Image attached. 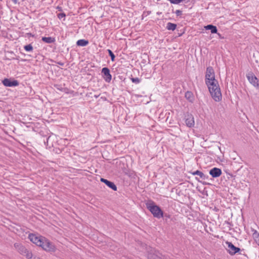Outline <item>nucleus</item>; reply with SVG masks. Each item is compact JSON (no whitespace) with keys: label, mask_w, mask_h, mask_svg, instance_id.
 I'll use <instances>...</instances> for the list:
<instances>
[{"label":"nucleus","mask_w":259,"mask_h":259,"mask_svg":"<svg viewBox=\"0 0 259 259\" xmlns=\"http://www.w3.org/2000/svg\"><path fill=\"white\" fill-rule=\"evenodd\" d=\"M205 82L213 99L216 102L222 100V93L219 82L215 78L214 71L212 67L206 68Z\"/></svg>","instance_id":"obj_1"},{"label":"nucleus","mask_w":259,"mask_h":259,"mask_svg":"<svg viewBox=\"0 0 259 259\" xmlns=\"http://www.w3.org/2000/svg\"><path fill=\"white\" fill-rule=\"evenodd\" d=\"M28 238L33 243L41 247L46 251L55 252L56 250L54 244L44 237L30 234L29 235Z\"/></svg>","instance_id":"obj_2"},{"label":"nucleus","mask_w":259,"mask_h":259,"mask_svg":"<svg viewBox=\"0 0 259 259\" xmlns=\"http://www.w3.org/2000/svg\"><path fill=\"white\" fill-rule=\"evenodd\" d=\"M146 205L148 209L152 213L154 217L158 219L163 217V211L153 201H149L146 203Z\"/></svg>","instance_id":"obj_3"},{"label":"nucleus","mask_w":259,"mask_h":259,"mask_svg":"<svg viewBox=\"0 0 259 259\" xmlns=\"http://www.w3.org/2000/svg\"><path fill=\"white\" fill-rule=\"evenodd\" d=\"M14 247L21 254L25 256L27 259H41L36 256H33L31 251L19 243H15Z\"/></svg>","instance_id":"obj_4"},{"label":"nucleus","mask_w":259,"mask_h":259,"mask_svg":"<svg viewBox=\"0 0 259 259\" xmlns=\"http://www.w3.org/2000/svg\"><path fill=\"white\" fill-rule=\"evenodd\" d=\"M147 258L148 259H166L158 251L153 248H150L148 251Z\"/></svg>","instance_id":"obj_5"},{"label":"nucleus","mask_w":259,"mask_h":259,"mask_svg":"<svg viewBox=\"0 0 259 259\" xmlns=\"http://www.w3.org/2000/svg\"><path fill=\"white\" fill-rule=\"evenodd\" d=\"M246 77L249 82L255 88H259L258 80L254 74L249 72L246 74Z\"/></svg>","instance_id":"obj_6"},{"label":"nucleus","mask_w":259,"mask_h":259,"mask_svg":"<svg viewBox=\"0 0 259 259\" xmlns=\"http://www.w3.org/2000/svg\"><path fill=\"white\" fill-rule=\"evenodd\" d=\"M226 244L227 245L228 251L231 255H233L238 252L240 250V248L235 247L232 243L227 242Z\"/></svg>","instance_id":"obj_7"},{"label":"nucleus","mask_w":259,"mask_h":259,"mask_svg":"<svg viewBox=\"0 0 259 259\" xmlns=\"http://www.w3.org/2000/svg\"><path fill=\"white\" fill-rule=\"evenodd\" d=\"M102 73L103 74V78L107 82H109L112 78L109 69L107 67H104L102 69Z\"/></svg>","instance_id":"obj_8"},{"label":"nucleus","mask_w":259,"mask_h":259,"mask_svg":"<svg viewBox=\"0 0 259 259\" xmlns=\"http://www.w3.org/2000/svg\"><path fill=\"white\" fill-rule=\"evenodd\" d=\"M3 84L6 87H16L19 85V82L16 80H11L8 78L4 79L2 81Z\"/></svg>","instance_id":"obj_9"},{"label":"nucleus","mask_w":259,"mask_h":259,"mask_svg":"<svg viewBox=\"0 0 259 259\" xmlns=\"http://www.w3.org/2000/svg\"><path fill=\"white\" fill-rule=\"evenodd\" d=\"M209 173L213 178H218L221 175L222 170L219 168L214 167L209 170Z\"/></svg>","instance_id":"obj_10"},{"label":"nucleus","mask_w":259,"mask_h":259,"mask_svg":"<svg viewBox=\"0 0 259 259\" xmlns=\"http://www.w3.org/2000/svg\"><path fill=\"white\" fill-rule=\"evenodd\" d=\"M101 181L105 183L107 186H108L109 188H111L113 190H117V187L113 182L109 181L108 180L105 179L104 178H101Z\"/></svg>","instance_id":"obj_11"},{"label":"nucleus","mask_w":259,"mask_h":259,"mask_svg":"<svg viewBox=\"0 0 259 259\" xmlns=\"http://www.w3.org/2000/svg\"><path fill=\"white\" fill-rule=\"evenodd\" d=\"M186 125L188 127H192L194 125V118L192 115L188 116L186 119Z\"/></svg>","instance_id":"obj_12"},{"label":"nucleus","mask_w":259,"mask_h":259,"mask_svg":"<svg viewBox=\"0 0 259 259\" xmlns=\"http://www.w3.org/2000/svg\"><path fill=\"white\" fill-rule=\"evenodd\" d=\"M191 174L194 176L197 175V176H199L200 178L202 180H205L208 178L207 176L205 175L202 172H201L198 170L195 171L194 172H191Z\"/></svg>","instance_id":"obj_13"},{"label":"nucleus","mask_w":259,"mask_h":259,"mask_svg":"<svg viewBox=\"0 0 259 259\" xmlns=\"http://www.w3.org/2000/svg\"><path fill=\"white\" fill-rule=\"evenodd\" d=\"M185 98L190 102H193L194 100V97L191 92H187L185 95Z\"/></svg>","instance_id":"obj_14"},{"label":"nucleus","mask_w":259,"mask_h":259,"mask_svg":"<svg viewBox=\"0 0 259 259\" xmlns=\"http://www.w3.org/2000/svg\"><path fill=\"white\" fill-rule=\"evenodd\" d=\"M206 30H210L212 33H217V27L213 26L212 25H208L204 27Z\"/></svg>","instance_id":"obj_15"},{"label":"nucleus","mask_w":259,"mask_h":259,"mask_svg":"<svg viewBox=\"0 0 259 259\" xmlns=\"http://www.w3.org/2000/svg\"><path fill=\"white\" fill-rule=\"evenodd\" d=\"M42 40L46 43L51 44L55 41V38L52 37H43Z\"/></svg>","instance_id":"obj_16"},{"label":"nucleus","mask_w":259,"mask_h":259,"mask_svg":"<svg viewBox=\"0 0 259 259\" xmlns=\"http://www.w3.org/2000/svg\"><path fill=\"white\" fill-rule=\"evenodd\" d=\"M89 44V41L85 39H79L77 40L76 45L78 46H86Z\"/></svg>","instance_id":"obj_17"},{"label":"nucleus","mask_w":259,"mask_h":259,"mask_svg":"<svg viewBox=\"0 0 259 259\" xmlns=\"http://www.w3.org/2000/svg\"><path fill=\"white\" fill-rule=\"evenodd\" d=\"M177 27L176 24L168 22L167 24L166 28L169 30H174L176 29Z\"/></svg>","instance_id":"obj_18"},{"label":"nucleus","mask_w":259,"mask_h":259,"mask_svg":"<svg viewBox=\"0 0 259 259\" xmlns=\"http://www.w3.org/2000/svg\"><path fill=\"white\" fill-rule=\"evenodd\" d=\"M251 232H252V236L254 240L259 238V233H258L255 230L251 229Z\"/></svg>","instance_id":"obj_19"},{"label":"nucleus","mask_w":259,"mask_h":259,"mask_svg":"<svg viewBox=\"0 0 259 259\" xmlns=\"http://www.w3.org/2000/svg\"><path fill=\"white\" fill-rule=\"evenodd\" d=\"M25 50L27 52L32 51L33 50V47L31 45L29 44L26 46H25L24 47Z\"/></svg>","instance_id":"obj_20"},{"label":"nucleus","mask_w":259,"mask_h":259,"mask_svg":"<svg viewBox=\"0 0 259 259\" xmlns=\"http://www.w3.org/2000/svg\"><path fill=\"white\" fill-rule=\"evenodd\" d=\"M107 51L109 53V56L111 57L112 61H114L115 60V55L110 50L108 49L107 50Z\"/></svg>","instance_id":"obj_21"},{"label":"nucleus","mask_w":259,"mask_h":259,"mask_svg":"<svg viewBox=\"0 0 259 259\" xmlns=\"http://www.w3.org/2000/svg\"><path fill=\"white\" fill-rule=\"evenodd\" d=\"M132 80L133 82L135 83H138L140 82V80L139 78L136 77V78H132Z\"/></svg>","instance_id":"obj_22"},{"label":"nucleus","mask_w":259,"mask_h":259,"mask_svg":"<svg viewBox=\"0 0 259 259\" xmlns=\"http://www.w3.org/2000/svg\"><path fill=\"white\" fill-rule=\"evenodd\" d=\"M65 17V14L63 13H59L58 15V17L59 19H61L63 18H64Z\"/></svg>","instance_id":"obj_23"},{"label":"nucleus","mask_w":259,"mask_h":259,"mask_svg":"<svg viewBox=\"0 0 259 259\" xmlns=\"http://www.w3.org/2000/svg\"><path fill=\"white\" fill-rule=\"evenodd\" d=\"M175 13L177 15V16H180L182 14V11L181 10H177L175 12Z\"/></svg>","instance_id":"obj_24"},{"label":"nucleus","mask_w":259,"mask_h":259,"mask_svg":"<svg viewBox=\"0 0 259 259\" xmlns=\"http://www.w3.org/2000/svg\"><path fill=\"white\" fill-rule=\"evenodd\" d=\"M256 243L259 245V238H258L256 240H255Z\"/></svg>","instance_id":"obj_25"},{"label":"nucleus","mask_w":259,"mask_h":259,"mask_svg":"<svg viewBox=\"0 0 259 259\" xmlns=\"http://www.w3.org/2000/svg\"><path fill=\"white\" fill-rule=\"evenodd\" d=\"M13 1L16 4L17 3V0H13Z\"/></svg>","instance_id":"obj_26"},{"label":"nucleus","mask_w":259,"mask_h":259,"mask_svg":"<svg viewBox=\"0 0 259 259\" xmlns=\"http://www.w3.org/2000/svg\"><path fill=\"white\" fill-rule=\"evenodd\" d=\"M196 179L198 180V181L200 182L197 178H196Z\"/></svg>","instance_id":"obj_27"},{"label":"nucleus","mask_w":259,"mask_h":259,"mask_svg":"<svg viewBox=\"0 0 259 259\" xmlns=\"http://www.w3.org/2000/svg\"><path fill=\"white\" fill-rule=\"evenodd\" d=\"M59 64H60V65H63V64H62V63H59Z\"/></svg>","instance_id":"obj_28"}]
</instances>
